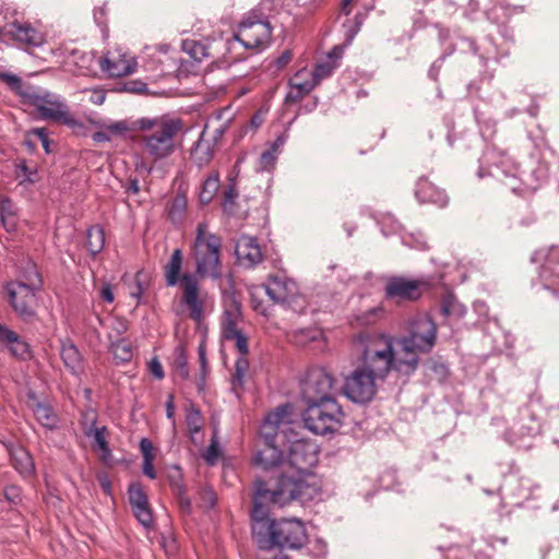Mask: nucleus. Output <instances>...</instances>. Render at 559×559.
Instances as JSON below:
<instances>
[{"label":"nucleus","instance_id":"1","mask_svg":"<svg viewBox=\"0 0 559 559\" xmlns=\"http://www.w3.org/2000/svg\"><path fill=\"white\" fill-rule=\"evenodd\" d=\"M221 248L219 237L207 230L205 223L197 227V235L193 245V257L195 260V274L185 273L180 276L183 255L180 249L173 251L169 261L164 267L165 280L168 286H176L180 283L182 288V302L189 308L191 317L199 320L203 314V302L200 299V277H221Z\"/></svg>","mask_w":559,"mask_h":559},{"label":"nucleus","instance_id":"2","mask_svg":"<svg viewBox=\"0 0 559 559\" xmlns=\"http://www.w3.org/2000/svg\"><path fill=\"white\" fill-rule=\"evenodd\" d=\"M283 0H263L246 13L234 36L226 40L230 60L241 57L239 49L262 50L271 43L273 20L282 14Z\"/></svg>","mask_w":559,"mask_h":559},{"label":"nucleus","instance_id":"3","mask_svg":"<svg viewBox=\"0 0 559 559\" xmlns=\"http://www.w3.org/2000/svg\"><path fill=\"white\" fill-rule=\"evenodd\" d=\"M142 131L143 153L154 162L165 159L176 151V136L182 130L181 119L170 116L143 117L135 121Z\"/></svg>","mask_w":559,"mask_h":559},{"label":"nucleus","instance_id":"4","mask_svg":"<svg viewBox=\"0 0 559 559\" xmlns=\"http://www.w3.org/2000/svg\"><path fill=\"white\" fill-rule=\"evenodd\" d=\"M397 338L388 335H376L368 340L362 353L361 366L368 368L378 377L385 378L391 369L409 376L414 369L403 368L406 355L397 346Z\"/></svg>","mask_w":559,"mask_h":559},{"label":"nucleus","instance_id":"5","mask_svg":"<svg viewBox=\"0 0 559 559\" xmlns=\"http://www.w3.org/2000/svg\"><path fill=\"white\" fill-rule=\"evenodd\" d=\"M437 325L427 314L415 317L409 325V334L397 338V346L405 353L406 359L403 368L414 369L418 367L419 354L429 353L436 344Z\"/></svg>","mask_w":559,"mask_h":559},{"label":"nucleus","instance_id":"6","mask_svg":"<svg viewBox=\"0 0 559 559\" xmlns=\"http://www.w3.org/2000/svg\"><path fill=\"white\" fill-rule=\"evenodd\" d=\"M486 175L501 179L506 177L509 182L506 185L513 191H522L521 187L516 185V180L522 181L528 189L535 190L537 187L533 185L531 177L537 176V181L544 179L545 171L538 169L532 175L526 176L524 173L519 171V168L514 160L506 153L498 152L496 150L487 151L481 159V165L478 170V177L483 178Z\"/></svg>","mask_w":559,"mask_h":559},{"label":"nucleus","instance_id":"7","mask_svg":"<svg viewBox=\"0 0 559 559\" xmlns=\"http://www.w3.org/2000/svg\"><path fill=\"white\" fill-rule=\"evenodd\" d=\"M344 413L335 399L307 402L302 419L307 429L316 435H329L337 431Z\"/></svg>","mask_w":559,"mask_h":559},{"label":"nucleus","instance_id":"8","mask_svg":"<svg viewBox=\"0 0 559 559\" xmlns=\"http://www.w3.org/2000/svg\"><path fill=\"white\" fill-rule=\"evenodd\" d=\"M307 542L305 525L297 519H283L273 522L266 536L259 537V548L273 547L299 549Z\"/></svg>","mask_w":559,"mask_h":559},{"label":"nucleus","instance_id":"9","mask_svg":"<svg viewBox=\"0 0 559 559\" xmlns=\"http://www.w3.org/2000/svg\"><path fill=\"white\" fill-rule=\"evenodd\" d=\"M309 486L302 476L285 468L280 472V476L273 484L264 481V490L267 492L270 503L283 507L293 500H305L309 497L307 493Z\"/></svg>","mask_w":559,"mask_h":559},{"label":"nucleus","instance_id":"10","mask_svg":"<svg viewBox=\"0 0 559 559\" xmlns=\"http://www.w3.org/2000/svg\"><path fill=\"white\" fill-rule=\"evenodd\" d=\"M286 443L288 444L287 468L302 477L309 474L318 462V445L311 440L300 438L295 431H290Z\"/></svg>","mask_w":559,"mask_h":559},{"label":"nucleus","instance_id":"11","mask_svg":"<svg viewBox=\"0 0 559 559\" xmlns=\"http://www.w3.org/2000/svg\"><path fill=\"white\" fill-rule=\"evenodd\" d=\"M24 100L34 106L41 118L71 123L72 118L62 98L46 90L28 87L23 92Z\"/></svg>","mask_w":559,"mask_h":559},{"label":"nucleus","instance_id":"12","mask_svg":"<svg viewBox=\"0 0 559 559\" xmlns=\"http://www.w3.org/2000/svg\"><path fill=\"white\" fill-rule=\"evenodd\" d=\"M293 406L289 404L281 405L267 414L260 428V437L264 444L286 443L293 424Z\"/></svg>","mask_w":559,"mask_h":559},{"label":"nucleus","instance_id":"13","mask_svg":"<svg viewBox=\"0 0 559 559\" xmlns=\"http://www.w3.org/2000/svg\"><path fill=\"white\" fill-rule=\"evenodd\" d=\"M383 379V377H378L368 368L360 366L346 378L344 393L355 403L369 402L377 392L378 382Z\"/></svg>","mask_w":559,"mask_h":559},{"label":"nucleus","instance_id":"14","mask_svg":"<svg viewBox=\"0 0 559 559\" xmlns=\"http://www.w3.org/2000/svg\"><path fill=\"white\" fill-rule=\"evenodd\" d=\"M539 418L530 407L520 409L519 416L506 431V440L519 448L527 449L531 440L540 433Z\"/></svg>","mask_w":559,"mask_h":559},{"label":"nucleus","instance_id":"15","mask_svg":"<svg viewBox=\"0 0 559 559\" xmlns=\"http://www.w3.org/2000/svg\"><path fill=\"white\" fill-rule=\"evenodd\" d=\"M532 261L540 263L538 281L542 287L554 295L559 293V247L539 249L532 257Z\"/></svg>","mask_w":559,"mask_h":559},{"label":"nucleus","instance_id":"16","mask_svg":"<svg viewBox=\"0 0 559 559\" xmlns=\"http://www.w3.org/2000/svg\"><path fill=\"white\" fill-rule=\"evenodd\" d=\"M301 390L306 402L335 399V380L325 369H311L302 382Z\"/></svg>","mask_w":559,"mask_h":559},{"label":"nucleus","instance_id":"17","mask_svg":"<svg viewBox=\"0 0 559 559\" xmlns=\"http://www.w3.org/2000/svg\"><path fill=\"white\" fill-rule=\"evenodd\" d=\"M5 292L15 313L23 321H31L35 317L36 293L38 289L28 287L22 282H11L7 284Z\"/></svg>","mask_w":559,"mask_h":559},{"label":"nucleus","instance_id":"18","mask_svg":"<svg viewBox=\"0 0 559 559\" xmlns=\"http://www.w3.org/2000/svg\"><path fill=\"white\" fill-rule=\"evenodd\" d=\"M265 286V294L276 304H287L288 306L302 307L299 304V288L297 283L281 272L269 277Z\"/></svg>","mask_w":559,"mask_h":559},{"label":"nucleus","instance_id":"19","mask_svg":"<svg viewBox=\"0 0 559 559\" xmlns=\"http://www.w3.org/2000/svg\"><path fill=\"white\" fill-rule=\"evenodd\" d=\"M253 507L251 510L252 534L259 545V537L266 536L274 521L267 519L265 504L270 502L267 492L264 490V481L257 479L254 483V492L252 498Z\"/></svg>","mask_w":559,"mask_h":559},{"label":"nucleus","instance_id":"20","mask_svg":"<svg viewBox=\"0 0 559 559\" xmlns=\"http://www.w3.org/2000/svg\"><path fill=\"white\" fill-rule=\"evenodd\" d=\"M426 287L424 281L392 277L385 285V295L397 302L412 301L418 299Z\"/></svg>","mask_w":559,"mask_h":559},{"label":"nucleus","instance_id":"21","mask_svg":"<svg viewBox=\"0 0 559 559\" xmlns=\"http://www.w3.org/2000/svg\"><path fill=\"white\" fill-rule=\"evenodd\" d=\"M239 319L240 308L237 304L225 309L221 322L222 336L225 341L233 342L239 354H248L247 337L237 326Z\"/></svg>","mask_w":559,"mask_h":559},{"label":"nucleus","instance_id":"22","mask_svg":"<svg viewBox=\"0 0 559 559\" xmlns=\"http://www.w3.org/2000/svg\"><path fill=\"white\" fill-rule=\"evenodd\" d=\"M100 68L110 76H124L135 71L136 61L121 49L109 51L99 60Z\"/></svg>","mask_w":559,"mask_h":559},{"label":"nucleus","instance_id":"23","mask_svg":"<svg viewBox=\"0 0 559 559\" xmlns=\"http://www.w3.org/2000/svg\"><path fill=\"white\" fill-rule=\"evenodd\" d=\"M129 502L132 512L136 520L145 527L150 528L153 525V514L148 504V498L139 483L130 485Z\"/></svg>","mask_w":559,"mask_h":559},{"label":"nucleus","instance_id":"24","mask_svg":"<svg viewBox=\"0 0 559 559\" xmlns=\"http://www.w3.org/2000/svg\"><path fill=\"white\" fill-rule=\"evenodd\" d=\"M318 85L311 75V70L302 68L289 80V91L285 96L286 103H296L308 95Z\"/></svg>","mask_w":559,"mask_h":559},{"label":"nucleus","instance_id":"25","mask_svg":"<svg viewBox=\"0 0 559 559\" xmlns=\"http://www.w3.org/2000/svg\"><path fill=\"white\" fill-rule=\"evenodd\" d=\"M236 255L238 262L247 267H252L263 259L262 251L255 238L241 236L236 243Z\"/></svg>","mask_w":559,"mask_h":559},{"label":"nucleus","instance_id":"26","mask_svg":"<svg viewBox=\"0 0 559 559\" xmlns=\"http://www.w3.org/2000/svg\"><path fill=\"white\" fill-rule=\"evenodd\" d=\"M280 443H269L264 444L262 449H260L254 457V465L259 466L264 471L280 468L281 471L287 468L286 459L283 457V453L278 450Z\"/></svg>","mask_w":559,"mask_h":559},{"label":"nucleus","instance_id":"27","mask_svg":"<svg viewBox=\"0 0 559 559\" xmlns=\"http://www.w3.org/2000/svg\"><path fill=\"white\" fill-rule=\"evenodd\" d=\"M0 345L16 358L27 359L31 357L28 344L17 333L2 323H0Z\"/></svg>","mask_w":559,"mask_h":559},{"label":"nucleus","instance_id":"28","mask_svg":"<svg viewBox=\"0 0 559 559\" xmlns=\"http://www.w3.org/2000/svg\"><path fill=\"white\" fill-rule=\"evenodd\" d=\"M415 197L421 203H432L440 207L445 206L449 201L447 193L425 177L418 179L415 187Z\"/></svg>","mask_w":559,"mask_h":559},{"label":"nucleus","instance_id":"29","mask_svg":"<svg viewBox=\"0 0 559 559\" xmlns=\"http://www.w3.org/2000/svg\"><path fill=\"white\" fill-rule=\"evenodd\" d=\"M14 468L23 476L29 477L34 474L35 464L31 454L20 445L12 442L4 443Z\"/></svg>","mask_w":559,"mask_h":559},{"label":"nucleus","instance_id":"30","mask_svg":"<svg viewBox=\"0 0 559 559\" xmlns=\"http://www.w3.org/2000/svg\"><path fill=\"white\" fill-rule=\"evenodd\" d=\"M343 57V48L335 46L323 59L318 61L311 75L319 84L322 80L332 75V73L340 67V61Z\"/></svg>","mask_w":559,"mask_h":559},{"label":"nucleus","instance_id":"31","mask_svg":"<svg viewBox=\"0 0 559 559\" xmlns=\"http://www.w3.org/2000/svg\"><path fill=\"white\" fill-rule=\"evenodd\" d=\"M13 38L27 46L39 47L45 43V35L28 23H13L10 29Z\"/></svg>","mask_w":559,"mask_h":559},{"label":"nucleus","instance_id":"32","mask_svg":"<svg viewBox=\"0 0 559 559\" xmlns=\"http://www.w3.org/2000/svg\"><path fill=\"white\" fill-rule=\"evenodd\" d=\"M29 407L36 418V420L47 429H55L58 425V416L53 412L52 407L43 402H38L31 397Z\"/></svg>","mask_w":559,"mask_h":559},{"label":"nucleus","instance_id":"33","mask_svg":"<svg viewBox=\"0 0 559 559\" xmlns=\"http://www.w3.org/2000/svg\"><path fill=\"white\" fill-rule=\"evenodd\" d=\"M95 423H96L95 412L93 409H87L83 414V424H84V426L90 424V426L85 427L84 432L87 437L94 439V442L98 445V448L102 451L108 452L109 449H108L107 441L105 439L106 428L105 427L98 428L95 426Z\"/></svg>","mask_w":559,"mask_h":559},{"label":"nucleus","instance_id":"34","mask_svg":"<svg viewBox=\"0 0 559 559\" xmlns=\"http://www.w3.org/2000/svg\"><path fill=\"white\" fill-rule=\"evenodd\" d=\"M286 141L287 135L285 133L280 134L270 147L261 154L259 160L260 170L269 171L274 167L277 156L282 152Z\"/></svg>","mask_w":559,"mask_h":559},{"label":"nucleus","instance_id":"35","mask_svg":"<svg viewBox=\"0 0 559 559\" xmlns=\"http://www.w3.org/2000/svg\"><path fill=\"white\" fill-rule=\"evenodd\" d=\"M60 356L67 368L73 374H78L82 369V357L75 345L69 341L61 343Z\"/></svg>","mask_w":559,"mask_h":559},{"label":"nucleus","instance_id":"36","mask_svg":"<svg viewBox=\"0 0 559 559\" xmlns=\"http://www.w3.org/2000/svg\"><path fill=\"white\" fill-rule=\"evenodd\" d=\"M186 424H187L188 431L190 433L191 441L197 445L202 444L203 443L202 429H203L204 421L201 416V413L197 408L191 407L188 409L187 415H186Z\"/></svg>","mask_w":559,"mask_h":559},{"label":"nucleus","instance_id":"37","mask_svg":"<svg viewBox=\"0 0 559 559\" xmlns=\"http://www.w3.org/2000/svg\"><path fill=\"white\" fill-rule=\"evenodd\" d=\"M191 158L199 167L207 165L213 158L211 142L201 136L191 150Z\"/></svg>","mask_w":559,"mask_h":559},{"label":"nucleus","instance_id":"38","mask_svg":"<svg viewBox=\"0 0 559 559\" xmlns=\"http://www.w3.org/2000/svg\"><path fill=\"white\" fill-rule=\"evenodd\" d=\"M441 313L448 318L461 319L466 313V308L462 305L454 295L447 294L440 305Z\"/></svg>","mask_w":559,"mask_h":559},{"label":"nucleus","instance_id":"39","mask_svg":"<svg viewBox=\"0 0 559 559\" xmlns=\"http://www.w3.org/2000/svg\"><path fill=\"white\" fill-rule=\"evenodd\" d=\"M188 199L185 194H177L171 200L168 215L173 223L181 224L187 215Z\"/></svg>","mask_w":559,"mask_h":559},{"label":"nucleus","instance_id":"40","mask_svg":"<svg viewBox=\"0 0 559 559\" xmlns=\"http://www.w3.org/2000/svg\"><path fill=\"white\" fill-rule=\"evenodd\" d=\"M219 188L218 173L211 174L202 183L199 199L202 204H209L215 197Z\"/></svg>","mask_w":559,"mask_h":559},{"label":"nucleus","instance_id":"41","mask_svg":"<svg viewBox=\"0 0 559 559\" xmlns=\"http://www.w3.org/2000/svg\"><path fill=\"white\" fill-rule=\"evenodd\" d=\"M105 245V234L102 227L93 226L86 234V248L91 254L96 255L99 253Z\"/></svg>","mask_w":559,"mask_h":559},{"label":"nucleus","instance_id":"42","mask_svg":"<svg viewBox=\"0 0 559 559\" xmlns=\"http://www.w3.org/2000/svg\"><path fill=\"white\" fill-rule=\"evenodd\" d=\"M16 282H22V284L38 290L41 287L40 275L36 265L32 262H27L25 269L22 271L21 278Z\"/></svg>","mask_w":559,"mask_h":559},{"label":"nucleus","instance_id":"43","mask_svg":"<svg viewBox=\"0 0 559 559\" xmlns=\"http://www.w3.org/2000/svg\"><path fill=\"white\" fill-rule=\"evenodd\" d=\"M182 46L183 50L198 62L210 56L209 47L200 41L185 40Z\"/></svg>","mask_w":559,"mask_h":559},{"label":"nucleus","instance_id":"44","mask_svg":"<svg viewBox=\"0 0 559 559\" xmlns=\"http://www.w3.org/2000/svg\"><path fill=\"white\" fill-rule=\"evenodd\" d=\"M247 354H240V357L236 360L235 364V374L233 377V389L237 391L238 388H241L245 382V378L249 368V362L245 357Z\"/></svg>","mask_w":559,"mask_h":559},{"label":"nucleus","instance_id":"45","mask_svg":"<svg viewBox=\"0 0 559 559\" xmlns=\"http://www.w3.org/2000/svg\"><path fill=\"white\" fill-rule=\"evenodd\" d=\"M111 352L117 362H127L132 358L131 345L124 340L114 342Z\"/></svg>","mask_w":559,"mask_h":559},{"label":"nucleus","instance_id":"46","mask_svg":"<svg viewBox=\"0 0 559 559\" xmlns=\"http://www.w3.org/2000/svg\"><path fill=\"white\" fill-rule=\"evenodd\" d=\"M147 287V275L143 271L136 272L133 284L130 286L129 295L139 300Z\"/></svg>","mask_w":559,"mask_h":559},{"label":"nucleus","instance_id":"47","mask_svg":"<svg viewBox=\"0 0 559 559\" xmlns=\"http://www.w3.org/2000/svg\"><path fill=\"white\" fill-rule=\"evenodd\" d=\"M100 128H104L110 136H123L131 130L128 121L119 120V121H110L103 122L99 124Z\"/></svg>","mask_w":559,"mask_h":559},{"label":"nucleus","instance_id":"48","mask_svg":"<svg viewBox=\"0 0 559 559\" xmlns=\"http://www.w3.org/2000/svg\"><path fill=\"white\" fill-rule=\"evenodd\" d=\"M0 80L4 82L12 91L16 92L23 97V92H26V90L29 87H24L22 80L12 73L8 72H0Z\"/></svg>","mask_w":559,"mask_h":559},{"label":"nucleus","instance_id":"49","mask_svg":"<svg viewBox=\"0 0 559 559\" xmlns=\"http://www.w3.org/2000/svg\"><path fill=\"white\" fill-rule=\"evenodd\" d=\"M378 224L381 226V230L384 236L397 233L401 229V225L391 214L383 215L378 221Z\"/></svg>","mask_w":559,"mask_h":559},{"label":"nucleus","instance_id":"50","mask_svg":"<svg viewBox=\"0 0 559 559\" xmlns=\"http://www.w3.org/2000/svg\"><path fill=\"white\" fill-rule=\"evenodd\" d=\"M383 313V308L380 306L370 307L366 311L361 312L357 316V320L361 324H372L374 323Z\"/></svg>","mask_w":559,"mask_h":559},{"label":"nucleus","instance_id":"51","mask_svg":"<svg viewBox=\"0 0 559 559\" xmlns=\"http://www.w3.org/2000/svg\"><path fill=\"white\" fill-rule=\"evenodd\" d=\"M265 293V286H254L250 289V295H251V304H252V307L255 311L264 314L265 313V308L264 306L262 305V302L259 300V297Z\"/></svg>","mask_w":559,"mask_h":559},{"label":"nucleus","instance_id":"52","mask_svg":"<svg viewBox=\"0 0 559 559\" xmlns=\"http://www.w3.org/2000/svg\"><path fill=\"white\" fill-rule=\"evenodd\" d=\"M219 454L221 453H219V449H218V442H217L216 438L214 437L212 439L210 447L204 452L203 457L210 465H214L216 463V461L218 460Z\"/></svg>","mask_w":559,"mask_h":559},{"label":"nucleus","instance_id":"53","mask_svg":"<svg viewBox=\"0 0 559 559\" xmlns=\"http://www.w3.org/2000/svg\"><path fill=\"white\" fill-rule=\"evenodd\" d=\"M200 499L203 508L211 509L215 506L217 498L212 488H203L200 491Z\"/></svg>","mask_w":559,"mask_h":559},{"label":"nucleus","instance_id":"54","mask_svg":"<svg viewBox=\"0 0 559 559\" xmlns=\"http://www.w3.org/2000/svg\"><path fill=\"white\" fill-rule=\"evenodd\" d=\"M175 365H176L177 373L181 378L186 379L188 377V374H189V370H188L187 357L185 355L183 349L179 350V354H178V356L176 358Z\"/></svg>","mask_w":559,"mask_h":559},{"label":"nucleus","instance_id":"55","mask_svg":"<svg viewBox=\"0 0 559 559\" xmlns=\"http://www.w3.org/2000/svg\"><path fill=\"white\" fill-rule=\"evenodd\" d=\"M140 450L143 455V463L154 462L153 444L148 439L144 438L140 441Z\"/></svg>","mask_w":559,"mask_h":559},{"label":"nucleus","instance_id":"56","mask_svg":"<svg viewBox=\"0 0 559 559\" xmlns=\"http://www.w3.org/2000/svg\"><path fill=\"white\" fill-rule=\"evenodd\" d=\"M99 297L103 301L107 304H112L115 300V295L112 292V287L110 284H104L99 289Z\"/></svg>","mask_w":559,"mask_h":559},{"label":"nucleus","instance_id":"57","mask_svg":"<svg viewBox=\"0 0 559 559\" xmlns=\"http://www.w3.org/2000/svg\"><path fill=\"white\" fill-rule=\"evenodd\" d=\"M312 552L316 557H324L328 552V546L322 539H316L312 546Z\"/></svg>","mask_w":559,"mask_h":559},{"label":"nucleus","instance_id":"58","mask_svg":"<svg viewBox=\"0 0 559 559\" xmlns=\"http://www.w3.org/2000/svg\"><path fill=\"white\" fill-rule=\"evenodd\" d=\"M17 176L22 177L24 181L34 182L35 180L33 171L29 170L26 164L17 166Z\"/></svg>","mask_w":559,"mask_h":559},{"label":"nucleus","instance_id":"59","mask_svg":"<svg viewBox=\"0 0 559 559\" xmlns=\"http://www.w3.org/2000/svg\"><path fill=\"white\" fill-rule=\"evenodd\" d=\"M236 198H237V191L235 190L234 187H229L224 193V202H223L224 209L227 210L228 205L229 204L231 205Z\"/></svg>","mask_w":559,"mask_h":559},{"label":"nucleus","instance_id":"60","mask_svg":"<svg viewBox=\"0 0 559 559\" xmlns=\"http://www.w3.org/2000/svg\"><path fill=\"white\" fill-rule=\"evenodd\" d=\"M150 371L157 379H162L164 377L163 367L157 359H153L150 362Z\"/></svg>","mask_w":559,"mask_h":559},{"label":"nucleus","instance_id":"61","mask_svg":"<svg viewBox=\"0 0 559 559\" xmlns=\"http://www.w3.org/2000/svg\"><path fill=\"white\" fill-rule=\"evenodd\" d=\"M475 559H490L491 552H483V542L473 544Z\"/></svg>","mask_w":559,"mask_h":559},{"label":"nucleus","instance_id":"62","mask_svg":"<svg viewBox=\"0 0 559 559\" xmlns=\"http://www.w3.org/2000/svg\"><path fill=\"white\" fill-rule=\"evenodd\" d=\"M92 138L95 142H109L111 140L110 134L104 128H100L99 131L94 132Z\"/></svg>","mask_w":559,"mask_h":559},{"label":"nucleus","instance_id":"63","mask_svg":"<svg viewBox=\"0 0 559 559\" xmlns=\"http://www.w3.org/2000/svg\"><path fill=\"white\" fill-rule=\"evenodd\" d=\"M198 354H199V361L201 365L202 377H204L205 372H206V357H205V348H204L203 344H200V346L198 348Z\"/></svg>","mask_w":559,"mask_h":559},{"label":"nucleus","instance_id":"64","mask_svg":"<svg viewBox=\"0 0 559 559\" xmlns=\"http://www.w3.org/2000/svg\"><path fill=\"white\" fill-rule=\"evenodd\" d=\"M293 56H292V52L290 51H284L282 53L281 57L277 58L276 60V64L278 68H284L286 64L289 63V61L292 60Z\"/></svg>","mask_w":559,"mask_h":559}]
</instances>
